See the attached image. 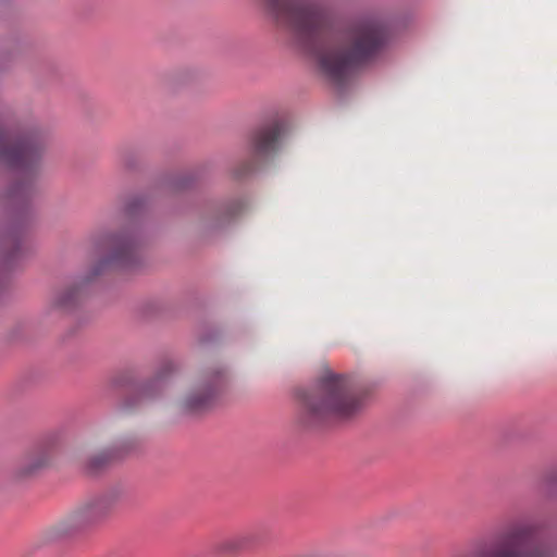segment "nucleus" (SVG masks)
Here are the masks:
<instances>
[{
    "instance_id": "obj_1",
    "label": "nucleus",
    "mask_w": 557,
    "mask_h": 557,
    "mask_svg": "<svg viewBox=\"0 0 557 557\" xmlns=\"http://www.w3.org/2000/svg\"><path fill=\"white\" fill-rule=\"evenodd\" d=\"M276 20L290 27L314 50L321 70L339 82L384 45L385 34L372 20L360 21L347 30L326 37L325 16L315 0H265Z\"/></svg>"
},
{
    "instance_id": "obj_2",
    "label": "nucleus",
    "mask_w": 557,
    "mask_h": 557,
    "mask_svg": "<svg viewBox=\"0 0 557 557\" xmlns=\"http://www.w3.org/2000/svg\"><path fill=\"white\" fill-rule=\"evenodd\" d=\"M369 396L368 389L357 387L347 375L329 373L314 391L302 395L300 421L314 426L354 419L363 411Z\"/></svg>"
},
{
    "instance_id": "obj_3",
    "label": "nucleus",
    "mask_w": 557,
    "mask_h": 557,
    "mask_svg": "<svg viewBox=\"0 0 557 557\" xmlns=\"http://www.w3.org/2000/svg\"><path fill=\"white\" fill-rule=\"evenodd\" d=\"M122 497L123 491L113 487L83 502L57 524L58 535L67 536L102 522Z\"/></svg>"
},
{
    "instance_id": "obj_4",
    "label": "nucleus",
    "mask_w": 557,
    "mask_h": 557,
    "mask_svg": "<svg viewBox=\"0 0 557 557\" xmlns=\"http://www.w3.org/2000/svg\"><path fill=\"white\" fill-rule=\"evenodd\" d=\"M42 149V139L36 131H7L0 134V162L22 173H33Z\"/></svg>"
},
{
    "instance_id": "obj_5",
    "label": "nucleus",
    "mask_w": 557,
    "mask_h": 557,
    "mask_svg": "<svg viewBox=\"0 0 557 557\" xmlns=\"http://www.w3.org/2000/svg\"><path fill=\"white\" fill-rule=\"evenodd\" d=\"M534 531L531 522H513L482 557H557V550L530 542Z\"/></svg>"
},
{
    "instance_id": "obj_6",
    "label": "nucleus",
    "mask_w": 557,
    "mask_h": 557,
    "mask_svg": "<svg viewBox=\"0 0 557 557\" xmlns=\"http://www.w3.org/2000/svg\"><path fill=\"white\" fill-rule=\"evenodd\" d=\"M143 236L137 227H127L108 238V252L92 269L96 276L108 269L131 271L141 262Z\"/></svg>"
},
{
    "instance_id": "obj_7",
    "label": "nucleus",
    "mask_w": 557,
    "mask_h": 557,
    "mask_svg": "<svg viewBox=\"0 0 557 557\" xmlns=\"http://www.w3.org/2000/svg\"><path fill=\"white\" fill-rule=\"evenodd\" d=\"M228 371L223 367L205 370L190 386L182 400V408L187 412L208 409L227 389Z\"/></svg>"
},
{
    "instance_id": "obj_8",
    "label": "nucleus",
    "mask_w": 557,
    "mask_h": 557,
    "mask_svg": "<svg viewBox=\"0 0 557 557\" xmlns=\"http://www.w3.org/2000/svg\"><path fill=\"white\" fill-rule=\"evenodd\" d=\"M284 132V123L275 120L261 126L252 137V152L257 157H267L276 151Z\"/></svg>"
},
{
    "instance_id": "obj_9",
    "label": "nucleus",
    "mask_w": 557,
    "mask_h": 557,
    "mask_svg": "<svg viewBox=\"0 0 557 557\" xmlns=\"http://www.w3.org/2000/svg\"><path fill=\"white\" fill-rule=\"evenodd\" d=\"M131 447L132 445L128 442L114 444L111 447L90 456L85 462V468L89 472H96L106 467L114 458H117L129 450Z\"/></svg>"
},
{
    "instance_id": "obj_10",
    "label": "nucleus",
    "mask_w": 557,
    "mask_h": 557,
    "mask_svg": "<svg viewBox=\"0 0 557 557\" xmlns=\"http://www.w3.org/2000/svg\"><path fill=\"white\" fill-rule=\"evenodd\" d=\"M51 460V453L47 449H39L28 456L20 466L18 474L21 476L32 475L45 468Z\"/></svg>"
},
{
    "instance_id": "obj_11",
    "label": "nucleus",
    "mask_w": 557,
    "mask_h": 557,
    "mask_svg": "<svg viewBox=\"0 0 557 557\" xmlns=\"http://www.w3.org/2000/svg\"><path fill=\"white\" fill-rule=\"evenodd\" d=\"M172 369H173V364L172 363L166 364L164 367V369L162 370V374H160L154 380H152L150 382H147L144 385H141L140 388H139L140 396L143 398H153V397H156L159 394V392L161 391V388L163 387L164 372L171 371Z\"/></svg>"
},
{
    "instance_id": "obj_12",
    "label": "nucleus",
    "mask_w": 557,
    "mask_h": 557,
    "mask_svg": "<svg viewBox=\"0 0 557 557\" xmlns=\"http://www.w3.org/2000/svg\"><path fill=\"white\" fill-rule=\"evenodd\" d=\"M71 295L60 294L54 296L52 302L55 307H66L70 304Z\"/></svg>"
},
{
    "instance_id": "obj_13",
    "label": "nucleus",
    "mask_w": 557,
    "mask_h": 557,
    "mask_svg": "<svg viewBox=\"0 0 557 557\" xmlns=\"http://www.w3.org/2000/svg\"><path fill=\"white\" fill-rule=\"evenodd\" d=\"M544 484H545L547 490H553L554 486L557 484V476L556 475H548L545 479Z\"/></svg>"
},
{
    "instance_id": "obj_14",
    "label": "nucleus",
    "mask_w": 557,
    "mask_h": 557,
    "mask_svg": "<svg viewBox=\"0 0 557 557\" xmlns=\"http://www.w3.org/2000/svg\"><path fill=\"white\" fill-rule=\"evenodd\" d=\"M29 188H30L29 185H26V184L21 185V195L22 196L27 195L29 191Z\"/></svg>"
}]
</instances>
